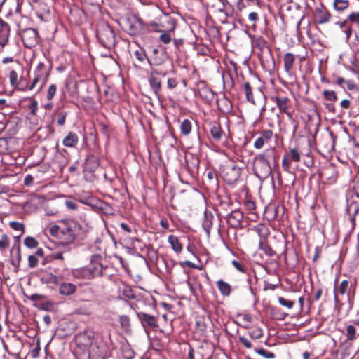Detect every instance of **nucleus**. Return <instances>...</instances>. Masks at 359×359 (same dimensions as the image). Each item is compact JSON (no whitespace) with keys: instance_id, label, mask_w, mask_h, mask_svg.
I'll use <instances>...</instances> for the list:
<instances>
[{"instance_id":"1","label":"nucleus","mask_w":359,"mask_h":359,"mask_svg":"<svg viewBox=\"0 0 359 359\" xmlns=\"http://www.w3.org/2000/svg\"><path fill=\"white\" fill-rule=\"evenodd\" d=\"M76 225L74 221L63 220L59 224H54L49 229L50 234L56 238L62 245H67L74 243L76 239Z\"/></svg>"},{"instance_id":"2","label":"nucleus","mask_w":359,"mask_h":359,"mask_svg":"<svg viewBox=\"0 0 359 359\" xmlns=\"http://www.w3.org/2000/svg\"><path fill=\"white\" fill-rule=\"evenodd\" d=\"M276 158L275 149H268L263 154L257 156L254 160V170L259 179H266L271 173V167L268 157Z\"/></svg>"},{"instance_id":"3","label":"nucleus","mask_w":359,"mask_h":359,"mask_svg":"<svg viewBox=\"0 0 359 359\" xmlns=\"http://www.w3.org/2000/svg\"><path fill=\"white\" fill-rule=\"evenodd\" d=\"M96 36L100 43L107 48L115 45V34L110 25L105 21H100L96 29Z\"/></svg>"},{"instance_id":"4","label":"nucleus","mask_w":359,"mask_h":359,"mask_svg":"<svg viewBox=\"0 0 359 359\" xmlns=\"http://www.w3.org/2000/svg\"><path fill=\"white\" fill-rule=\"evenodd\" d=\"M50 72V67H47L43 62H39L34 72V79L27 88L33 90L38 83H40L39 90L45 86Z\"/></svg>"},{"instance_id":"5","label":"nucleus","mask_w":359,"mask_h":359,"mask_svg":"<svg viewBox=\"0 0 359 359\" xmlns=\"http://www.w3.org/2000/svg\"><path fill=\"white\" fill-rule=\"evenodd\" d=\"M101 260L102 257L100 255L92 256L89 265L82 269V276L88 279L102 276L104 267L101 263Z\"/></svg>"},{"instance_id":"6","label":"nucleus","mask_w":359,"mask_h":359,"mask_svg":"<svg viewBox=\"0 0 359 359\" xmlns=\"http://www.w3.org/2000/svg\"><path fill=\"white\" fill-rule=\"evenodd\" d=\"M94 334L92 332L85 331L76 336L75 341L77 347L86 354L93 344Z\"/></svg>"},{"instance_id":"7","label":"nucleus","mask_w":359,"mask_h":359,"mask_svg":"<svg viewBox=\"0 0 359 359\" xmlns=\"http://www.w3.org/2000/svg\"><path fill=\"white\" fill-rule=\"evenodd\" d=\"M21 39L25 46L32 48L37 45L39 37L38 32L33 28H27L22 31Z\"/></svg>"},{"instance_id":"8","label":"nucleus","mask_w":359,"mask_h":359,"mask_svg":"<svg viewBox=\"0 0 359 359\" xmlns=\"http://www.w3.org/2000/svg\"><path fill=\"white\" fill-rule=\"evenodd\" d=\"M222 173L224 180L226 183L231 184L238 180L241 175V169L236 165L231 164L225 166Z\"/></svg>"},{"instance_id":"9","label":"nucleus","mask_w":359,"mask_h":359,"mask_svg":"<svg viewBox=\"0 0 359 359\" xmlns=\"http://www.w3.org/2000/svg\"><path fill=\"white\" fill-rule=\"evenodd\" d=\"M272 100L275 101L277 107L279 109V111L281 113H285L290 118H292V101L290 98L286 96H283L278 95L274 97H272Z\"/></svg>"},{"instance_id":"10","label":"nucleus","mask_w":359,"mask_h":359,"mask_svg":"<svg viewBox=\"0 0 359 359\" xmlns=\"http://www.w3.org/2000/svg\"><path fill=\"white\" fill-rule=\"evenodd\" d=\"M137 316L141 320L142 325L145 330L151 329L156 330L158 327L157 319L155 316L144 312L137 313Z\"/></svg>"},{"instance_id":"11","label":"nucleus","mask_w":359,"mask_h":359,"mask_svg":"<svg viewBox=\"0 0 359 359\" xmlns=\"http://www.w3.org/2000/svg\"><path fill=\"white\" fill-rule=\"evenodd\" d=\"M252 46L254 49L259 50L261 56L269 55L271 56V49L268 46L267 41L262 36L255 37L252 40Z\"/></svg>"},{"instance_id":"12","label":"nucleus","mask_w":359,"mask_h":359,"mask_svg":"<svg viewBox=\"0 0 359 359\" xmlns=\"http://www.w3.org/2000/svg\"><path fill=\"white\" fill-rule=\"evenodd\" d=\"M86 355L92 359H104L106 357V348L104 345L93 344Z\"/></svg>"},{"instance_id":"13","label":"nucleus","mask_w":359,"mask_h":359,"mask_svg":"<svg viewBox=\"0 0 359 359\" xmlns=\"http://www.w3.org/2000/svg\"><path fill=\"white\" fill-rule=\"evenodd\" d=\"M273 137V132L271 130H264L260 136L256 139L254 143L255 148L262 149L265 144H269Z\"/></svg>"},{"instance_id":"14","label":"nucleus","mask_w":359,"mask_h":359,"mask_svg":"<svg viewBox=\"0 0 359 359\" xmlns=\"http://www.w3.org/2000/svg\"><path fill=\"white\" fill-rule=\"evenodd\" d=\"M243 218L242 212L238 210L231 211L226 217L227 223L233 228L238 227Z\"/></svg>"},{"instance_id":"15","label":"nucleus","mask_w":359,"mask_h":359,"mask_svg":"<svg viewBox=\"0 0 359 359\" xmlns=\"http://www.w3.org/2000/svg\"><path fill=\"white\" fill-rule=\"evenodd\" d=\"M330 16V13L325 8H318L316 10L315 18L319 24L329 22Z\"/></svg>"},{"instance_id":"16","label":"nucleus","mask_w":359,"mask_h":359,"mask_svg":"<svg viewBox=\"0 0 359 359\" xmlns=\"http://www.w3.org/2000/svg\"><path fill=\"white\" fill-rule=\"evenodd\" d=\"M76 290V286L71 283L62 282L59 286V292L62 295L69 296Z\"/></svg>"},{"instance_id":"17","label":"nucleus","mask_w":359,"mask_h":359,"mask_svg":"<svg viewBox=\"0 0 359 359\" xmlns=\"http://www.w3.org/2000/svg\"><path fill=\"white\" fill-rule=\"evenodd\" d=\"M295 60L294 55L290 53H287L284 55L283 62L285 71L288 74H291L293 68L294 62Z\"/></svg>"},{"instance_id":"18","label":"nucleus","mask_w":359,"mask_h":359,"mask_svg":"<svg viewBox=\"0 0 359 359\" xmlns=\"http://www.w3.org/2000/svg\"><path fill=\"white\" fill-rule=\"evenodd\" d=\"M213 219L214 216L212 213L205 212L202 226L208 236L210 234V230L212 227Z\"/></svg>"},{"instance_id":"19","label":"nucleus","mask_w":359,"mask_h":359,"mask_svg":"<svg viewBox=\"0 0 359 359\" xmlns=\"http://www.w3.org/2000/svg\"><path fill=\"white\" fill-rule=\"evenodd\" d=\"M41 282L43 284L59 285V276L52 273H45L41 278Z\"/></svg>"},{"instance_id":"20","label":"nucleus","mask_w":359,"mask_h":359,"mask_svg":"<svg viewBox=\"0 0 359 359\" xmlns=\"http://www.w3.org/2000/svg\"><path fill=\"white\" fill-rule=\"evenodd\" d=\"M210 133L215 140L219 141L222 139L223 131L219 123L215 122L212 124Z\"/></svg>"},{"instance_id":"21","label":"nucleus","mask_w":359,"mask_h":359,"mask_svg":"<svg viewBox=\"0 0 359 359\" xmlns=\"http://www.w3.org/2000/svg\"><path fill=\"white\" fill-rule=\"evenodd\" d=\"M121 351L124 358L133 359L134 358L135 353L126 339L123 340Z\"/></svg>"},{"instance_id":"22","label":"nucleus","mask_w":359,"mask_h":359,"mask_svg":"<svg viewBox=\"0 0 359 359\" xmlns=\"http://www.w3.org/2000/svg\"><path fill=\"white\" fill-rule=\"evenodd\" d=\"M217 287L223 296L228 297L230 295L232 288L231 286L226 282L219 280L217 282Z\"/></svg>"},{"instance_id":"23","label":"nucleus","mask_w":359,"mask_h":359,"mask_svg":"<svg viewBox=\"0 0 359 359\" xmlns=\"http://www.w3.org/2000/svg\"><path fill=\"white\" fill-rule=\"evenodd\" d=\"M168 243L171 245L172 250L176 252L177 253H180L182 250V245L179 241V238L174 236V235H170L168 236Z\"/></svg>"},{"instance_id":"24","label":"nucleus","mask_w":359,"mask_h":359,"mask_svg":"<svg viewBox=\"0 0 359 359\" xmlns=\"http://www.w3.org/2000/svg\"><path fill=\"white\" fill-rule=\"evenodd\" d=\"M241 90L245 93L246 100L248 102H252L253 104L255 103L252 95V88L249 82L247 81L243 84L241 87Z\"/></svg>"},{"instance_id":"25","label":"nucleus","mask_w":359,"mask_h":359,"mask_svg":"<svg viewBox=\"0 0 359 359\" xmlns=\"http://www.w3.org/2000/svg\"><path fill=\"white\" fill-rule=\"evenodd\" d=\"M62 142L65 147H73L78 142V137L75 133L69 132L68 135L64 138Z\"/></svg>"},{"instance_id":"26","label":"nucleus","mask_w":359,"mask_h":359,"mask_svg":"<svg viewBox=\"0 0 359 359\" xmlns=\"http://www.w3.org/2000/svg\"><path fill=\"white\" fill-rule=\"evenodd\" d=\"M53 116H56L57 118V124L60 126H62L65 125L66 121V118L67 116V113L65 111L62 110L60 107L56 109L54 111Z\"/></svg>"},{"instance_id":"27","label":"nucleus","mask_w":359,"mask_h":359,"mask_svg":"<svg viewBox=\"0 0 359 359\" xmlns=\"http://www.w3.org/2000/svg\"><path fill=\"white\" fill-rule=\"evenodd\" d=\"M265 237L261 238L259 242V248L267 256L272 257L276 252L275 251L265 242Z\"/></svg>"},{"instance_id":"28","label":"nucleus","mask_w":359,"mask_h":359,"mask_svg":"<svg viewBox=\"0 0 359 359\" xmlns=\"http://www.w3.org/2000/svg\"><path fill=\"white\" fill-rule=\"evenodd\" d=\"M149 84L154 91L155 94L157 95L158 93L161 88V81L158 77H155L150 74V77L149 79Z\"/></svg>"},{"instance_id":"29","label":"nucleus","mask_w":359,"mask_h":359,"mask_svg":"<svg viewBox=\"0 0 359 359\" xmlns=\"http://www.w3.org/2000/svg\"><path fill=\"white\" fill-rule=\"evenodd\" d=\"M199 96L205 101H210L214 98V93L208 88L204 87L198 90Z\"/></svg>"},{"instance_id":"30","label":"nucleus","mask_w":359,"mask_h":359,"mask_svg":"<svg viewBox=\"0 0 359 359\" xmlns=\"http://www.w3.org/2000/svg\"><path fill=\"white\" fill-rule=\"evenodd\" d=\"M119 323L121 328L126 332H130L131 330L130 319L126 315H123L119 317Z\"/></svg>"},{"instance_id":"31","label":"nucleus","mask_w":359,"mask_h":359,"mask_svg":"<svg viewBox=\"0 0 359 359\" xmlns=\"http://www.w3.org/2000/svg\"><path fill=\"white\" fill-rule=\"evenodd\" d=\"M349 6L348 0H334L333 7L334 9L338 12L346 10Z\"/></svg>"},{"instance_id":"32","label":"nucleus","mask_w":359,"mask_h":359,"mask_svg":"<svg viewBox=\"0 0 359 359\" xmlns=\"http://www.w3.org/2000/svg\"><path fill=\"white\" fill-rule=\"evenodd\" d=\"M86 163L91 170H95L100 165V160L95 155H90L86 158Z\"/></svg>"},{"instance_id":"33","label":"nucleus","mask_w":359,"mask_h":359,"mask_svg":"<svg viewBox=\"0 0 359 359\" xmlns=\"http://www.w3.org/2000/svg\"><path fill=\"white\" fill-rule=\"evenodd\" d=\"M350 289L349 282L346 280H343L339 286L338 292L341 295H346L347 299L350 300L348 290Z\"/></svg>"},{"instance_id":"34","label":"nucleus","mask_w":359,"mask_h":359,"mask_svg":"<svg viewBox=\"0 0 359 359\" xmlns=\"http://www.w3.org/2000/svg\"><path fill=\"white\" fill-rule=\"evenodd\" d=\"M192 129V125L189 119H184L180 126L181 133L184 135H188Z\"/></svg>"},{"instance_id":"35","label":"nucleus","mask_w":359,"mask_h":359,"mask_svg":"<svg viewBox=\"0 0 359 359\" xmlns=\"http://www.w3.org/2000/svg\"><path fill=\"white\" fill-rule=\"evenodd\" d=\"M10 245V238L6 234H2L0 237V250L4 252Z\"/></svg>"},{"instance_id":"36","label":"nucleus","mask_w":359,"mask_h":359,"mask_svg":"<svg viewBox=\"0 0 359 359\" xmlns=\"http://www.w3.org/2000/svg\"><path fill=\"white\" fill-rule=\"evenodd\" d=\"M346 336L347 340H348V341H353L355 339L356 330L353 325H349L346 327Z\"/></svg>"},{"instance_id":"37","label":"nucleus","mask_w":359,"mask_h":359,"mask_svg":"<svg viewBox=\"0 0 359 359\" xmlns=\"http://www.w3.org/2000/svg\"><path fill=\"white\" fill-rule=\"evenodd\" d=\"M24 244L29 248H36L39 245V242L34 237L27 236L24 240Z\"/></svg>"},{"instance_id":"38","label":"nucleus","mask_w":359,"mask_h":359,"mask_svg":"<svg viewBox=\"0 0 359 359\" xmlns=\"http://www.w3.org/2000/svg\"><path fill=\"white\" fill-rule=\"evenodd\" d=\"M255 351L265 358L273 359L275 358V354L273 352L269 351L264 348H257Z\"/></svg>"},{"instance_id":"39","label":"nucleus","mask_w":359,"mask_h":359,"mask_svg":"<svg viewBox=\"0 0 359 359\" xmlns=\"http://www.w3.org/2000/svg\"><path fill=\"white\" fill-rule=\"evenodd\" d=\"M249 335L252 339H259L263 336V331L259 327H255L249 332Z\"/></svg>"},{"instance_id":"40","label":"nucleus","mask_w":359,"mask_h":359,"mask_svg":"<svg viewBox=\"0 0 359 359\" xmlns=\"http://www.w3.org/2000/svg\"><path fill=\"white\" fill-rule=\"evenodd\" d=\"M323 97L330 101H336L337 100V94L333 90H325L323 92Z\"/></svg>"},{"instance_id":"41","label":"nucleus","mask_w":359,"mask_h":359,"mask_svg":"<svg viewBox=\"0 0 359 359\" xmlns=\"http://www.w3.org/2000/svg\"><path fill=\"white\" fill-rule=\"evenodd\" d=\"M160 32L161 33L159 36L160 41L165 44L169 43L172 40L170 32L160 31Z\"/></svg>"},{"instance_id":"42","label":"nucleus","mask_w":359,"mask_h":359,"mask_svg":"<svg viewBox=\"0 0 359 359\" xmlns=\"http://www.w3.org/2000/svg\"><path fill=\"white\" fill-rule=\"evenodd\" d=\"M74 224L76 225V229L80 230L83 233H86L89 231L90 226L88 222H83L82 223L76 222Z\"/></svg>"},{"instance_id":"43","label":"nucleus","mask_w":359,"mask_h":359,"mask_svg":"<svg viewBox=\"0 0 359 359\" xmlns=\"http://www.w3.org/2000/svg\"><path fill=\"white\" fill-rule=\"evenodd\" d=\"M30 104L28 107L30 110V112L32 115H36L38 111V102L33 97L29 98Z\"/></svg>"},{"instance_id":"44","label":"nucleus","mask_w":359,"mask_h":359,"mask_svg":"<svg viewBox=\"0 0 359 359\" xmlns=\"http://www.w3.org/2000/svg\"><path fill=\"white\" fill-rule=\"evenodd\" d=\"M290 157L294 162H299L301 158V153L298 148L290 149Z\"/></svg>"},{"instance_id":"45","label":"nucleus","mask_w":359,"mask_h":359,"mask_svg":"<svg viewBox=\"0 0 359 359\" xmlns=\"http://www.w3.org/2000/svg\"><path fill=\"white\" fill-rule=\"evenodd\" d=\"M56 91H57V86L55 84H51L48 88V90H47V95H46V98L48 100H51L55 93H56Z\"/></svg>"},{"instance_id":"46","label":"nucleus","mask_w":359,"mask_h":359,"mask_svg":"<svg viewBox=\"0 0 359 359\" xmlns=\"http://www.w3.org/2000/svg\"><path fill=\"white\" fill-rule=\"evenodd\" d=\"M21 259V253H20V244L17 245V253H16V260H11V264L14 266L15 268H18L20 266Z\"/></svg>"},{"instance_id":"47","label":"nucleus","mask_w":359,"mask_h":359,"mask_svg":"<svg viewBox=\"0 0 359 359\" xmlns=\"http://www.w3.org/2000/svg\"><path fill=\"white\" fill-rule=\"evenodd\" d=\"M9 225L15 231H21L22 233H23L25 231V226L22 223L18 222H11Z\"/></svg>"},{"instance_id":"48","label":"nucleus","mask_w":359,"mask_h":359,"mask_svg":"<svg viewBox=\"0 0 359 359\" xmlns=\"http://www.w3.org/2000/svg\"><path fill=\"white\" fill-rule=\"evenodd\" d=\"M39 263V259L36 257V255H30L28 257V265L30 268L33 269L36 267L38 265Z\"/></svg>"},{"instance_id":"49","label":"nucleus","mask_w":359,"mask_h":359,"mask_svg":"<svg viewBox=\"0 0 359 359\" xmlns=\"http://www.w3.org/2000/svg\"><path fill=\"white\" fill-rule=\"evenodd\" d=\"M278 302L283 306L291 309L294 306V302L292 300L286 299L284 297H278Z\"/></svg>"},{"instance_id":"50","label":"nucleus","mask_w":359,"mask_h":359,"mask_svg":"<svg viewBox=\"0 0 359 359\" xmlns=\"http://www.w3.org/2000/svg\"><path fill=\"white\" fill-rule=\"evenodd\" d=\"M18 75L15 70H11L9 72L10 82L12 86H16L18 83Z\"/></svg>"},{"instance_id":"51","label":"nucleus","mask_w":359,"mask_h":359,"mask_svg":"<svg viewBox=\"0 0 359 359\" xmlns=\"http://www.w3.org/2000/svg\"><path fill=\"white\" fill-rule=\"evenodd\" d=\"M239 341L246 348H251L252 347V344L250 341L244 336H240L238 337Z\"/></svg>"},{"instance_id":"52","label":"nucleus","mask_w":359,"mask_h":359,"mask_svg":"<svg viewBox=\"0 0 359 359\" xmlns=\"http://www.w3.org/2000/svg\"><path fill=\"white\" fill-rule=\"evenodd\" d=\"M166 72L161 69H151V74L155 77L162 76L164 77L166 75Z\"/></svg>"},{"instance_id":"53","label":"nucleus","mask_w":359,"mask_h":359,"mask_svg":"<svg viewBox=\"0 0 359 359\" xmlns=\"http://www.w3.org/2000/svg\"><path fill=\"white\" fill-rule=\"evenodd\" d=\"M232 265L240 272L245 273L246 268L240 262L237 260H233L231 262Z\"/></svg>"},{"instance_id":"54","label":"nucleus","mask_w":359,"mask_h":359,"mask_svg":"<svg viewBox=\"0 0 359 359\" xmlns=\"http://www.w3.org/2000/svg\"><path fill=\"white\" fill-rule=\"evenodd\" d=\"M65 206L69 209V210H76L78 208V205L76 202L73 201H71V200H67L65 202Z\"/></svg>"},{"instance_id":"55","label":"nucleus","mask_w":359,"mask_h":359,"mask_svg":"<svg viewBox=\"0 0 359 359\" xmlns=\"http://www.w3.org/2000/svg\"><path fill=\"white\" fill-rule=\"evenodd\" d=\"M283 168L285 172H290V162L284 156L282 162Z\"/></svg>"},{"instance_id":"56","label":"nucleus","mask_w":359,"mask_h":359,"mask_svg":"<svg viewBox=\"0 0 359 359\" xmlns=\"http://www.w3.org/2000/svg\"><path fill=\"white\" fill-rule=\"evenodd\" d=\"M248 20L250 22H253V25H255V23L259 20V14L257 12H251L248 15Z\"/></svg>"},{"instance_id":"57","label":"nucleus","mask_w":359,"mask_h":359,"mask_svg":"<svg viewBox=\"0 0 359 359\" xmlns=\"http://www.w3.org/2000/svg\"><path fill=\"white\" fill-rule=\"evenodd\" d=\"M167 84L170 89H173L177 86L178 81L175 78H169Z\"/></svg>"},{"instance_id":"58","label":"nucleus","mask_w":359,"mask_h":359,"mask_svg":"<svg viewBox=\"0 0 359 359\" xmlns=\"http://www.w3.org/2000/svg\"><path fill=\"white\" fill-rule=\"evenodd\" d=\"M245 207L248 210L252 211L255 209V203L252 201H247L245 202Z\"/></svg>"},{"instance_id":"59","label":"nucleus","mask_w":359,"mask_h":359,"mask_svg":"<svg viewBox=\"0 0 359 359\" xmlns=\"http://www.w3.org/2000/svg\"><path fill=\"white\" fill-rule=\"evenodd\" d=\"M351 102L348 99H344L341 100L340 105L344 109H348L350 107Z\"/></svg>"},{"instance_id":"60","label":"nucleus","mask_w":359,"mask_h":359,"mask_svg":"<svg viewBox=\"0 0 359 359\" xmlns=\"http://www.w3.org/2000/svg\"><path fill=\"white\" fill-rule=\"evenodd\" d=\"M120 226H121V228L123 231H125L127 233H131L132 232L131 228L127 224H126V223H121L120 224Z\"/></svg>"},{"instance_id":"61","label":"nucleus","mask_w":359,"mask_h":359,"mask_svg":"<svg viewBox=\"0 0 359 359\" xmlns=\"http://www.w3.org/2000/svg\"><path fill=\"white\" fill-rule=\"evenodd\" d=\"M34 255H36L37 257H43L44 255L43 250L42 248H38Z\"/></svg>"},{"instance_id":"62","label":"nucleus","mask_w":359,"mask_h":359,"mask_svg":"<svg viewBox=\"0 0 359 359\" xmlns=\"http://www.w3.org/2000/svg\"><path fill=\"white\" fill-rule=\"evenodd\" d=\"M160 224L165 229H168L169 227L168 222L166 219H161L160 221Z\"/></svg>"},{"instance_id":"63","label":"nucleus","mask_w":359,"mask_h":359,"mask_svg":"<svg viewBox=\"0 0 359 359\" xmlns=\"http://www.w3.org/2000/svg\"><path fill=\"white\" fill-rule=\"evenodd\" d=\"M43 322L46 323V325H49L51 323V318L48 315H46L43 318Z\"/></svg>"},{"instance_id":"64","label":"nucleus","mask_w":359,"mask_h":359,"mask_svg":"<svg viewBox=\"0 0 359 359\" xmlns=\"http://www.w3.org/2000/svg\"><path fill=\"white\" fill-rule=\"evenodd\" d=\"M237 8L239 11H242L245 8V6L242 0H239L237 4Z\"/></svg>"}]
</instances>
